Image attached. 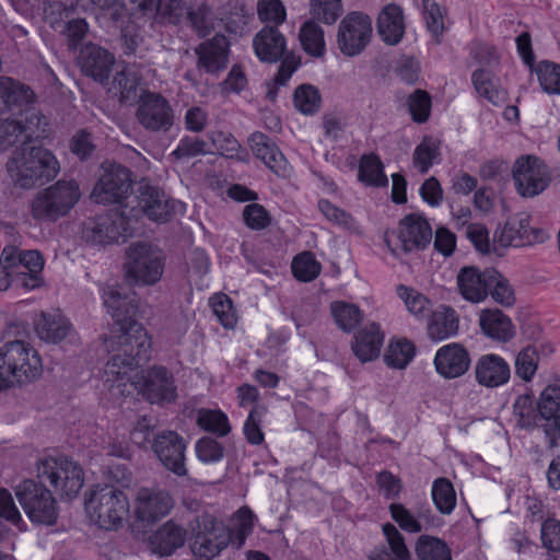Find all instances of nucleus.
<instances>
[{
  "instance_id": "nucleus-1",
  "label": "nucleus",
  "mask_w": 560,
  "mask_h": 560,
  "mask_svg": "<svg viewBox=\"0 0 560 560\" xmlns=\"http://www.w3.org/2000/svg\"><path fill=\"white\" fill-rule=\"evenodd\" d=\"M5 334L8 340L0 346V392L31 384L43 372L39 354L24 340L26 326L11 323Z\"/></svg>"
},
{
  "instance_id": "nucleus-2",
  "label": "nucleus",
  "mask_w": 560,
  "mask_h": 560,
  "mask_svg": "<svg viewBox=\"0 0 560 560\" xmlns=\"http://www.w3.org/2000/svg\"><path fill=\"white\" fill-rule=\"evenodd\" d=\"M517 425L523 429L537 425L545 435L548 451L560 446V378L549 383L534 404L530 394L520 395L513 405Z\"/></svg>"
},
{
  "instance_id": "nucleus-3",
  "label": "nucleus",
  "mask_w": 560,
  "mask_h": 560,
  "mask_svg": "<svg viewBox=\"0 0 560 560\" xmlns=\"http://www.w3.org/2000/svg\"><path fill=\"white\" fill-rule=\"evenodd\" d=\"M5 166L11 182L23 189L45 185L60 171L59 162L51 151L32 143L14 150Z\"/></svg>"
},
{
  "instance_id": "nucleus-4",
  "label": "nucleus",
  "mask_w": 560,
  "mask_h": 560,
  "mask_svg": "<svg viewBox=\"0 0 560 560\" xmlns=\"http://www.w3.org/2000/svg\"><path fill=\"white\" fill-rule=\"evenodd\" d=\"M85 512L89 520L101 529L117 530L129 514L126 493L114 486H97L85 493Z\"/></svg>"
},
{
  "instance_id": "nucleus-5",
  "label": "nucleus",
  "mask_w": 560,
  "mask_h": 560,
  "mask_svg": "<svg viewBox=\"0 0 560 560\" xmlns=\"http://www.w3.org/2000/svg\"><path fill=\"white\" fill-rule=\"evenodd\" d=\"M253 48L261 62L281 60L275 77L277 85H284L301 65V58L287 49L284 35L276 26H264L253 38Z\"/></svg>"
},
{
  "instance_id": "nucleus-6",
  "label": "nucleus",
  "mask_w": 560,
  "mask_h": 560,
  "mask_svg": "<svg viewBox=\"0 0 560 560\" xmlns=\"http://www.w3.org/2000/svg\"><path fill=\"white\" fill-rule=\"evenodd\" d=\"M126 280L130 284L153 285L164 272V257L160 248L148 243H132L124 262Z\"/></svg>"
},
{
  "instance_id": "nucleus-7",
  "label": "nucleus",
  "mask_w": 560,
  "mask_h": 560,
  "mask_svg": "<svg viewBox=\"0 0 560 560\" xmlns=\"http://www.w3.org/2000/svg\"><path fill=\"white\" fill-rule=\"evenodd\" d=\"M190 530L192 553L207 560L218 557L232 540L230 527L209 513L197 515Z\"/></svg>"
},
{
  "instance_id": "nucleus-8",
  "label": "nucleus",
  "mask_w": 560,
  "mask_h": 560,
  "mask_svg": "<svg viewBox=\"0 0 560 560\" xmlns=\"http://www.w3.org/2000/svg\"><path fill=\"white\" fill-rule=\"evenodd\" d=\"M39 481L49 482L61 498H74L83 487L82 468L67 457H45L37 464Z\"/></svg>"
},
{
  "instance_id": "nucleus-9",
  "label": "nucleus",
  "mask_w": 560,
  "mask_h": 560,
  "mask_svg": "<svg viewBox=\"0 0 560 560\" xmlns=\"http://www.w3.org/2000/svg\"><path fill=\"white\" fill-rule=\"evenodd\" d=\"M80 198L79 186L72 180H58L38 192L32 203V215L36 220L56 221L66 215Z\"/></svg>"
},
{
  "instance_id": "nucleus-10",
  "label": "nucleus",
  "mask_w": 560,
  "mask_h": 560,
  "mask_svg": "<svg viewBox=\"0 0 560 560\" xmlns=\"http://www.w3.org/2000/svg\"><path fill=\"white\" fill-rule=\"evenodd\" d=\"M131 220L117 210L90 218L82 223V240L92 245L125 242L132 234Z\"/></svg>"
},
{
  "instance_id": "nucleus-11",
  "label": "nucleus",
  "mask_w": 560,
  "mask_h": 560,
  "mask_svg": "<svg viewBox=\"0 0 560 560\" xmlns=\"http://www.w3.org/2000/svg\"><path fill=\"white\" fill-rule=\"evenodd\" d=\"M14 492L33 523L51 525L56 522L58 516L56 500L40 481L26 479L15 487Z\"/></svg>"
},
{
  "instance_id": "nucleus-12",
  "label": "nucleus",
  "mask_w": 560,
  "mask_h": 560,
  "mask_svg": "<svg viewBox=\"0 0 560 560\" xmlns=\"http://www.w3.org/2000/svg\"><path fill=\"white\" fill-rule=\"evenodd\" d=\"M116 331L118 335L104 338L108 352L121 353L122 358L138 366L150 359L151 340L140 323H130Z\"/></svg>"
},
{
  "instance_id": "nucleus-13",
  "label": "nucleus",
  "mask_w": 560,
  "mask_h": 560,
  "mask_svg": "<svg viewBox=\"0 0 560 560\" xmlns=\"http://www.w3.org/2000/svg\"><path fill=\"white\" fill-rule=\"evenodd\" d=\"M91 197L97 203H120L132 187L131 172L121 164L105 162Z\"/></svg>"
},
{
  "instance_id": "nucleus-14",
  "label": "nucleus",
  "mask_w": 560,
  "mask_h": 560,
  "mask_svg": "<svg viewBox=\"0 0 560 560\" xmlns=\"http://www.w3.org/2000/svg\"><path fill=\"white\" fill-rule=\"evenodd\" d=\"M47 120L38 112H32L26 118H0V150L13 145L33 143L45 137Z\"/></svg>"
},
{
  "instance_id": "nucleus-15",
  "label": "nucleus",
  "mask_w": 560,
  "mask_h": 560,
  "mask_svg": "<svg viewBox=\"0 0 560 560\" xmlns=\"http://www.w3.org/2000/svg\"><path fill=\"white\" fill-rule=\"evenodd\" d=\"M372 32V20L368 14L358 11L348 13L338 26L339 50L347 57L360 55L369 45Z\"/></svg>"
},
{
  "instance_id": "nucleus-16",
  "label": "nucleus",
  "mask_w": 560,
  "mask_h": 560,
  "mask_svg": "<svg viewBox=\"0 0 560 560\" xmlns=\"http://www.w3.org/2000/svg\"><path fill=\"white\" fill-rule=\"evenodd\" d=\"M512 175L517 192L523 197H535L542 192L551 180L548 166L536 155H522L513 165Z\"/></svg>"
},
{
  "instance_id": "nucleus-17",
  "label": "nucleus",
  "mask_w": 560,
  "mask_h": 560,
  "mask_svg": "<svg viewBox=\"0 0 560 560\" xmlns=\"http://www.w3.org/2000/svg\"><path fill=\"white\" fill-rule=\"evenodd\" d=\"M139 124L152 132L168 131L174 124V110L161 94L147 92L136 112Z\"/></svg>"
},
{
  "instance_id": "nucleus-18",
  "label": "nucleus",
  "mask_w": 560,
  "mask_h": 560,
  "mask_svg": "<svg viewBox=\"0 0 560 560\" xmlns=\"http://www.w3.org/2000/svg\"><path fill=\"white\" fill-rule=\"evenodd\" d=\"M151 450L161 464L177 476H186L185 440L175 431H162L158 433L151 444Z\"/></svg>"
},
{
  "instance_id": "nucleus-19",
  "label": "nucleus",
  "mask_w": 560,
  "mask_h": 560,
  "mask_svg": "<svg viewBox=\"0 0 560 560\" xmlns=\"http://www.w3.org/2000/svg\"><path fill=\"white\" fill-rule=\"evenodd\" d=\"M135 389L152 404L171 402L176 398V386L172 373L164 366H153L138 375Z\"/></svg>"
},
{
  "instance_id": "nucleus-20",
  "label": "nucleus",
  "mask_w": 560,
  "mask_h": 560,
  "mask_svg": "<svg viewBox=\"0 0 560 560\" xmlns=\"http://www.w3.org/2000/svg\"><path fill=\"white\" fill-rule=\"evenodd\" d=\"M34 102L35 94L30 86L11 78H0V114L10 112L18 118H26L37 112Z\"/></svg>"
},
{
  "instance_id": "nucleus-21",
  "label": "nucleus",
  "mask_w": 560,
  "mask_h": 560,
  "mask_svg": "<svg viewBox=\"0 0 560 560\" xmlns=\"http://www.w3.org/2000/svg\"><path fill=\"white\" fill-rule=\"evenodd\" d=\"M174 501L166 490L140 488L135 500V515L138 521L153 525L173 509Z\"/></svg>"
},
{
  "instance_id": "nucleus-22",
  "label": "nucleus",
  "mask_w": 560,
  "mask_h": 560,
  "mask_svg": "<svg viewBox=\"0 0 560 560\" xmlns=\"http://www.w3.org/2000/svg\"><path fill=\"white\" fill-rule=\"evenodd\" d=\"M432 236V228L422 214L410 213L399 221L397 238L405 253L425 249Z\"/></svg>"
},
{
  "instance_id": "nucleus-23",
  "label": "nucleus",
  "mask_w": 560,
  "mask_h": 560,
  "mask_svg": "<svg viewBox=\"0 0 560 560\" xmlns=\"http://www.w3.org/2000/svg\"><path fill=\"white\" fill-rule=\"evenodd\" d=\"M229 51L230 43L222 34H217L212 38L202 42L195 48V52L198 57V70L218 75L228 67Z\"/></svg>"
},
{
  "instance_id": "nucleus-24",
  "label": "nucleus",
  "mask_w": 560,
  "mask_h": 560,
  "mask_svg": "<svg viewBox=\"0 0 560 560\" xmlns=\"http://www.w3.org/2000/svg\"><path fill=\"white\" fill-rule=\"evenodd\" d=\"M474 375L478 385L486 388H498L509 383L511 366L497 353L480 355L474 364Z\"/></svg>"
},
{
  "instance_id": "nucleus-25",
  "label": "nucleus",
  "mask_w": 560,
  "mask_h": 560,
  "mask_svg": "<svg viewBox=\"0 0 560 560\" xmlns=\"http://www.w3.org/2000/svg\"><path fill=\"white\" fill-rule=\"evenodd\" d=\"M529 215L518 213L511 217L505 223L500 242L504 246L523 247L535 243H542L548 237L547 233L541 229L530 228Z\"/></svg>"
},
{
  "instance_id": "nucleus-26",
  "label": "nucleus",
  "mask_w": 560,
  "mask_h": 560,
  "mask_svg": "<svg viewBox=\"0 0 560 560\" xmlns=\"http://www.w3.org/2000/svg\"><path fill=\"white\" fill-rule=\"evenodd\" d=\"M470 364L471 359L468 350L457 342L441 347L434 358L436 372L447 380L464 375L469 370Z\"/></svg>"
},
{
  "instance_id": "nucleus-27",
  "label": "nucleus",
  "mask_w": 560,
  "mask_h": 560,
  "mask_svg": "<svg viewBox=\"0 0 560 560\" xmlns=\"http://www.w3.org/2000/svg\"><path fill=\"white\" fill-rule=\"evenodd\" d=\"M114 62L115 58L108 50L92 43L83 46L78 56L81 71L100 83L108 81Z\"/></svg>"
},
{
  "instance_id": "nucleus-28",
  "label": "nucleus",
  "mask_w": 560,
  "mask_h": 560,
  "mask_svg": "<svg viewBox=\"0 0 560 560\" xmlns=\"http://www.w3.org/2000/svg\"><path fill=\"white\" fill-rule=\"evenodd\" d=\"M139 366L122 358L121 353L113 352L104 366L103 382L108 390L125 395L126 387L129 384L135 386Z\"/></svg>"
},
{
  "instance_id": "nucleus-29",
  "label": "nucleus",
  "mask_w": 560,
  "mask_h": 560,
  "mask_svg": "<svg viewBox=\"0 0 560 560\" xmlns=\"http://www.w3.org/2000/svg\"><path fill=\"white\" fill-rule=\"evenodd\" d=\"M248 141L254 155L261 160L271 172L280 177L290 175L289 162L268 136L262 132H255Z\"/></svg>"
},
{
  "instance_id": "nucleus-30",
  "label": "nucleus",
  "mask_w": 560,
  "mask_h": 560,
  "mask_svg": "<svg viewBox=\"0 0 560 560\" xmlns=\"http://www.w3.org/2000/svg\"><path fill=\"white\" fill-rule=\"evenodd\" d=\"M103 303L114 319V325L122 327L130 323H138L135 319L138 310L137 299L133 295L122 294L115 287H106L103 290Z\"/></svg>"
},
{
  "instance_id": "nucleus-31",
  "label": "nucleus",
  "mask_w": 560,
  "mask_h": 560,
  "mask_svg": "<svg viewBox=\"0 0 560 560\" xmlns=\"http://www.w3.org/2000/svg\"><path fill=\"white\" fill-rule=\"evenodd\" d=\"M478 324L485 336L499 342H509L516 335L512 319L499 308L481 310Z\"/></svg>"
},
{
  "instance_id": "nucleus-32",
  "label": "nucleus",
  "mask_w": 560,
  "mask_h": 560,
  "mask_svg": "<svg viewBox=\"0 0 560 560\" xmlns=\"http://www.w3.org/2000/svg\"><path fill=\"white\" fill-rule=\"evenodd\" d=\"M138 199V206L152 221L166 222L174 211L173 203L164 191L156 187L149 185L141 187Z\"/></svg>"
},
{
  "instance_id": "nucleus-33",
  "label": "nucleus",
  "mask_w": 560,
  "mask_h": 560,
  "mask_svg": "<svg viewBox=\"0 0 560 560\" xmlns=\"http://www.w3.org/2000/svg\"><path fill=\"white\" fill-rule=\"evenodd\" d=\"M38 338L45 342L59 343L72 331L69 319L60 313L42 312L34 320Z\"/></svg>"
},
{
  "instance_id": "nucleus-34",
  "label": "nucleus",
  "mask_w": 560,
  "mask_h": 560,
  "mask_svg": "<svg viewBox=\"0 0 560 560\" xmlns=\"http://www.w3.org/2000/svg\"><path fill=\"white\" fill-rule=\"evenodd\" d=\"M488 269L480 271L476 267H464L457 275V285L463 298L479 303L488 296Z\"/></svg>"
},
{
  "instance_id": "nucleus-35",
  "label": "nucleus",
  "mask_w": 560,
  "mask_h": 560,
  "mask_svg": "<svg viewBox=\"0 0 560 560\" xmlns=\"http://www.w3.org/2000/svg\"><path fill=\"white\" fill-rule=\"evenodd\" d=\"M384 342V334L376 323H371L360 329L352 342V350L361 362L373 361L380 355L381 348Z\"/></svg>"
},
{
  "instance_id": "nucleus-36",
  "label": "nucleus",
  "mask_w": 560,
  "mask_h": 560,
  "mask_svg": "<svg viewBox=\"0 0 560 560\" xmlns=\"http://www.w3.org/2000/svg\"><path fill=\"white\" fill-rule=\"evenodd\" d=\"M382 529L386 545L375 548L370 553L369 560H411L405 537L397 527L392 523H386Z\"/></svg>"
},
{
  "instance_id": "nucleus-37",
  "label": "nucleus",
  "mask_w": 560,
  "mask_h": 560,
  "mask_svg": "<svg viewBox=\"0 0 560 560\" xmlns=\"http://www.w3.org/2000/svg\"><path fill=\"white\" fill-rule=\"evenodd\" d=\"M377 33L388 45H397L404 34L405 24L402 10L396 4L386 5L377 19Z\"/></svg>"
},
{
  "instance_id": "nucleus-38",
  "label": "nucleus",
  "mask_w": 560,
  "mask_h": 560,
  "mask_svg": "<svg viewBox=\"0 0 560 560\" xmlns=\"http://www.w3.org/2000/svg\"><path fill=\"white\" fill-rule=\"evenodd\" d=\"M458 316L456 312L445 305L439 306L432 312L428 323V336L433 341H441L455 336L458 331Z\"/></svg>"
},
{
  "instance_id": "nucleus-39",
  "label": "nucleus",
  "mask_w": 560,
  "mask_h": 560,
  "mask_svg": "<svg viewBox=\"0 0 560 560\" xmlns=\"http://www.w3.org/2000/svg\"><path fill=\"white\" fill-rule=\"evenodd\" d=\"M44 260L37 250H18L5 247L0 257V268H13L38 276L43 269Z\"/></svg>"
},
{
  "instance_id": "nucleus-40",
  "label": "nucleus",
  "mask_w": 560,
  "mask_h": 560,
  "mask_svg": "<svg viewBox=\"0 0 560 560\" xmlns=\"http://www.w3.org/2000/svg\"><path fill=\"white\" fill-rule=\"evenodd\" d=\"M185 535L183 527L168 521L151 536L152 550L160 556H168L184 545Z\"/></svg>"
},
{
  "instance_id": "nucleus-41",
  "label": "nucleus",
  "mask_w": 560,
  "mask_h": 560,
  "mask_svg": "<svg viewBox=\"0 0 560 560\" xmlns=\"http://www.w3.org/2000/svg\"><path fill=\"white\" fill-rule=\"evenodd\" d=\"M471 80L476 92L491 104L499 106L506 101V91L500 86L490 70L477 69L472 72Z\"/></svg>"
},
{
  "instance_id": "nucleus-42",
  "label": "nucleus",
  "mask_w": 560,
  "mask_h": 560,
  "mask_svg": "<svg viewBox=\"0 0 560 560\" xmlns=\"http://www.w3.org/2000/svg\"><path fill=\"white\" fill-rule=\"evenodd\" d=\"M142 81L136 75L135 67H125L118 72L113 81L112 90L115 94H119L120 102L122 103H136L138 100L141 101L139 88Z\"/></svg>"
},
{
  "instance_id": "nucleus-43",
  "label": "nucleus",
  "mask_w": 560,
  "mask_h": 560,
  "mask_svg": "<svg viewBox=\"0 0 560 560\" xmlns=\"http://www.w3.org/2000/svg\"><path fill=\"white\" fill-rule=\"evenodd\" d=\"M299 39L303 50L312 57H323L326 51L324 31L318 22L313 20L302 24L299 32Z\"/></svg>"
},
{
  "instance_id": "nucleus-44",
  "label": "nucleus",
  "mask_w": 560,
  "mask_h": 560,
  "mask_svg": "<svg viewBox=\"0 0 560 560\" xmlns=\"http://www.w3.org/2000/svg\"><path fill=\"white\" fill-rule=\"evenodd\" d=\"M256 515L248 506H243L233 516V526L231 530V545L235 549H241L246 538L253 533Z\"/></svg>"
},
{
  "instance_id": "nucleus-45",
  "label": "nucleus",
  "mask_w": 560,
  "mask_h": 560,
  "mask_svg": "<svg viewBox=\"0 0 560 560\" xmlns=\"http://www.w3.org/2000/svg\"><path fill=\"white\" fill-rule=\"evenodd\" d=\"M488 295L503 306H512L515 295L508 279L495 269H488Z\"/></svg>"
},
{
  "instance_id": "nucleus-46",
  "label": "nucleus",
  "mask_w": 560,
  "mask_h": 560,
  "mask_svg": "<svg viewBox=\"0 0 560 560\" xmlns=\"http://www.w3.org/2000/svg\"><path fill=\"white\" fill-rule=\"evenodd\" d=\"M359 179L368 185L386 186L388 179L383 171V164L375 154L363 155L360 161Z\"/></svg>"
},
{
  "instance_id": "nucleus-47",
  "label": "nucleus",
  "mask_w": 560,
  "mask_h": 560,
  "mask_svg": "<svg viewBox=\"0 0 560 560\" xmlns=\"http://www.w3.org/2000/svg\"><path fill=\"white\" fill-rule=\"evenodd\" d=\"M416 555L420 560H452L446 544L439 538L427 535L418 538Z\"/></svg>"
},
{
  "instance_id": "nucleus-48",
  "label": "nucleus",
  "mask_w": 560,
  "mask_h": 560,
  "mask_svg": "<svg viewBox=\"0 0 560 560\" xmlns=\"http://www.w3.org/2000/svg\"><path fill=\"white\" fill-rule=\"evenodd\" d=\"M343 12L341 0H311L312 20L327 25L335 24Z\"/></svg>"
},
{
  "instance_id": "nucleus-49",
  "label": "nucleus",
  "mask_w": 560,
  "mask_h": 560,
  "mask_svg": "<svg viewBox=\"0 0 560 560\" xmlns=\"http://www.w3.org/2000/svg\"><path fill=\"white\" fill-rule=\"evenodd\" d=\"M432 499L442 514H451L456 505V492L447 478H438L432 485Z\"/></svg>"
},
{
  "instance_id": "nucleus-50",
  "label": "nucleus",
  "mask_w": 560,
  "mask_h": 560,
  "mask_svg": "<svg viewBox=\"0 0 560 560\" xmlns=\"http://www.w3.org/2000/svg\"><path fill=\"white\" fill-rule=\"evenodd\" d=\"M153 12L156 22L176 25L186 18L188 8L183 0H158Z\"/></svg>"
},
{
  "instance_id": "nucleus-51",
  "label": "nucleus",
  "mask_w": 560,
  "mask_h": 560,
  "mask_svg": "<svg viewBox=\"0 0 560 560\" xmlns=\"http://www.w3.org/2000/svg\"><path fill=\"white\" fill-rule=\"evenodd\" d=\"M197 424L205 431L219 436H225L231 431L228 417L220 410L199 409Z\"/></svg>"
},
{
  "instance_id": "nucleus-52",
  "label": "nucleus",
  "mask_w": 560,
  "mask_h": 560,
  "mask_svg": "<svg viewBox=\"0 0 560 560\" xmlns=\"http://www.w3.org/2000/svg\"><path fill=\"white\" fill-rule=\"evenodd\" d=\"M539 351L534 346L523 348L515 357V374L524 382H530L538 369Z\"/></svg>"
},
{
  "instance_id": "nucleus-53",
  "label": "nucleus",
  "mask_w": 560,
  "mask_h": 560,
  "mask_svg": "<svg viewBox=\"0 0 560 560\" xmlns=\"http://www.w3.org/2000/svg\"><path fill=\"white\" fill-rule=\"evenodd\" d=\"M416 348L412 342L404 339L392 342L384 355L385 363L394 369H405L412 360Z\"/></svg>"
},
{
  "instance_id": "nucleus-54",
  "label": "nucleus",
  "mask_w": 560,
  "mask_h": 560,
  "mask_svg": "<svg viewBox=\"0 0 560 560\" xmlns=\"http://www.w3.org/2000/svg\"><path fill=\"white\" fill-rule=\"evenodd\" d=\"M331 313L336 324L345 331L353 330L363 318L358 306L346 302L332 303Z\"/></svg>"
},
{
  "instance_id": "nucleus-55",
  "label": "nucleus",
  "mask_w": 560,
  "mask_h": 560,
  "mask_svg": "<svg viewBox=\"0 0 560 560\" xmlns=\"http://www.w3.org/2000/svg\"><path fill=\"white\" fill-rule=\"evenodd\" d=\"M291 267L294 277L303 282L313 281L322 270V265L310 252H303L295 256Z\"/></svg>"
},
{
  "instance_id": "nucleus-56",
  "label": "nucleus",
  "mask_w": 560,
  "mask_h": 560,
  "mask_svg": "<svg viewBox=\"0 0 560 560\" xmlns=\"http://www.w3.org/2000/svg\"><path fill=\"white\" fill-rule=\"evenodd\" d=\"M439 155L438 142L432 138H424L415 149L412 159L413 166L418 168L421 174H425Z\"/></svg>"
},
{
  "instance_id": "nucleus-57",
  "label": "nucleus",
  "mask_w": 560,
  "mask_h": 560,
  "mask_svg": "<svg viewBox=\"0 0 560 560\" xmlns=\"http://www.w3.org/2000/svg\"><path fill=\"white\" fill-rule=\"evenodd\" d=\"M536 73L542 90L549 94H560V66L551 61H541Z\"/></svg>"
},
{
  "instance_id": "nucleus-58",
  "label": "nucleus",
  "mask_w": 560,
  "mask_h": 560,
  "mask_svg": "<svg viewBox=\"0 0 560 560\" xmlns=\"http://www.w3.org/2000/svg\"><path fill=\"white\" fill-rule=\"evenodd\" d=\"M267 412L264 405H255L244 424V434L248 443L259 445L264 442V433L261 431V421Z\"/></svg>"
},
{
  "instance_id": "nucleus-59",
  "label": "nucleus",
  "mask_w": 560,
  "mask_h": 560,
  "mask_svg": "<svg viewBox=\"0 0 560 560\" xmlns=\"http://www.w3.org/2000/svg\"><path fill=\"white\" fill-rule=\"evenodd\" d=\"M423 3V18L428 31L439 42V37L444 31V14L445 9L433 0H422Z\"/></svg>"
},
{
  "instance_id": "nucleus-60",
  "label": "nucleus",
  "mask_w": 560,
  "mask_h": 560,
  "mask_svg": "<svg viewBox=\"0 0 560 560\" xmlns=\"http://www.w3.org/2000/svg\"><path fill=\"white\" fill-rule=\"evenodd\" d=\"M320 95L313 85L303 84L294 92V105L303 114H314L319 109Z\"/></svg>"
},
{
  "instance_id": "nucleus-61",
  "label": "nucleus",
  "mask_w": 560,
  "mask_h": 560,
  "mask_svg": "<svg viewBox=\"0 0 560 560\" xmlns=\"http://www.w3.org/2000/svg\"><path fill=\"white\" fill-rule=\"evenodd\" d=\"M397 290L399 296L405 301L408 311L415 316L424 317L431 312L430 301L421 293L405 285H399Z\"/></svg>"
},
{
  "instance_id": "nucleus-62",
  "label": "nucleus",
  "mask_w": 560,
  "mask_h": 560,
  "mask_svg": "<svg viewBox=\"0 0 560 560\" xmlns=\"http://www.w3.org/2000/svg\"><path fill=\"white\" fill-rule=\"evenodd\" d=\"M72 14L73 9L60 1H50L44 4V20L55 31L59 32Z\"/></svg>"
},
{
  "instance_id": "nucleus-63",
  "label": "nucleus",
  "mask_w": 560,
  "mask_h": 560,
  "mask_svg": "<svg viewBox=\"0 0 560 560\" xmlns=\"http://www.w3.org/2000/svg\"><path fill=\"white\" fill-rule=\"evenodd\" d=\"M213 314L225 328H233L236 324V314L232 301L226 294H215L210 299Z\"/></svg>"
},
{
  "instance_id": "nucleus-64",
  "label": "nucleus",
  "mask_w": 560,
  "mask_h": 560,
  "mask_svg": "<svg viewBox=\"0 0 560 560\" xmlns=\"http://www.w3.org/2000/svg\"><path fill=\"white\" fill-rule=\"evenodd\" d=\"M408 107L415 121H427L431 109V97L429 93L422 90H416L408 97Z\"/></svg>"
}]
</instances>
